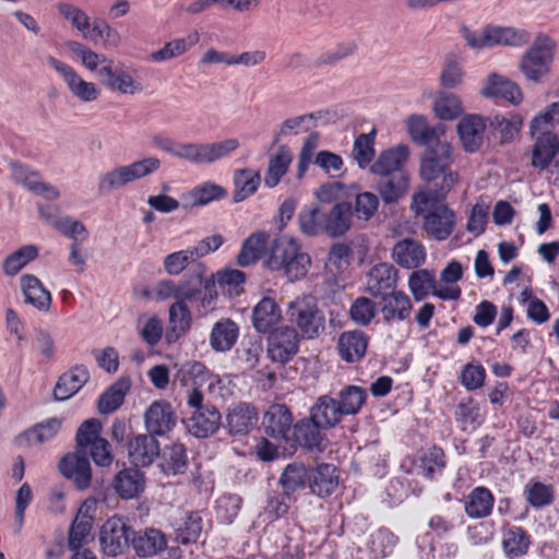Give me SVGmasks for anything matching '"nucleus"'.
Instances as JSON below:
<instances>
[{
    "label": "nucleus",
    "mask_w": 559,
    "mask_h": 559,
    "mask_svg": "<svg viewBox=\"0 0 559 559\" xmlns=\"http://www.w3.org/2000/svg\"><path fill=\"white\" fill-rule=\"evenodd\" d=\"M61 474L72 480L80 490L86 489L91 485L92 469L85 454L76 452L69 453L59 463Z\"/></svg>",
    "instance_id": "nucleus-18"
},
{
    "label": "nucleus",
    "mask_w": 559,
    "mask_h": 559,
    "mask_svg": "<svg viewBox=\"0 0 559 559\" xmlns=\"http://www.w3.org/2000/svg\"><path fill=\"white\" fill-rule=\"evenodd\" d=\"M453 154L448 142L437 141L428 146L420 159V178L432 185L427 188L431 194L448 197V194L460 183V175L452 169Z\"/></svg>",
    "instance_id": "nucleus-2"
},
{
    "label": "nucleus",
    "mask_w": 559,
    "mask_h": 559,
    "mask_svg": "<svg viewBox=\"0 0 559 559\" xmlns=\"http://www.w3.org/2000/svg\"><path fill=\"white\" fill-rule=\"evenodd\" d=\"M495 498L491 491L483 486L474 488L466 497L464 509L472 519H483L491 513Z\"/></svg>",
    "instance_id": "nucleus-42"
},
{
    "label": "nucleus",
    "mask_w": 559,
    "mask_h": 559,
    "mask_svg": "<svg viewBox=\"0 0 559 559\" xmlns=\"http://www.w3.org/2000/svg\"><path fill=\"white\" fill-rule=\"evenodd\" d=\"M217 283L229 296H239L242 293V286L246 282V274L236 269H225L211 274Z\"/></svg>",
    "instance_id": "nucleus-58"
},
{
    "label": "nucleus",
    "mask_w": 559,
    "mask_h": 559,
    "mask_svg": "<svg viewBox=\"0 0 559 559\" xmlns=\"http://www.w3.org/2000/svg\"><path fill=\"white\" fill-rule=\"evenodd\" d=\"M531 135L534 140L531 165L545 170L559 154V138L555 132H539Z\"/></svg>",
    "instance_id": "nucleus-20"
},
{
    "label": "nucleus",
    "mask_w": 559,
    "mask_h": 559,
    "mask_svg": "<svg viewBox=\"0 0 559 559\" xmlns=\"http://www.w3.org/2000/svg\"><path fill=\"white\" fill-rule=\"evenodd\" d=\"M376 131L359 134L353 145L352 157L361 169L370 168L376 155L374 151Z\"/></svg>",
    "instance_id": "nucleus-53"
},
{
    "label": "nucleus",
    "mask_w": 559,
    "mask_h": 559,
    "mask_svg": "<svg viewBox=\"0 0 559 559\" xmlns=\"http://www.w3.org/2000/svg\"><path fill=\"white\" fill-rule=\"evenodd\" d=\"M131 545L139 557H152L166 548L167 540L159 530L145 528L132 532Z\"/></svg>",
    "instance_id": "nucleus-32"
},
{
    "label": "nucleus",
    "mask_w": 559,
    "mask_h": 559,
    "mask_svg": "<svg viewBox=\"0 0 559 559\" xmlns=\"http://www.w3.org/2000/svg\"><path fill=\"white\" fill-rule=\"evenodd\" d=\"M62 421L59 418H49L21 433L16 441L20 445L36 447L53 439L61 429Z\"/></svg>",
    "instance_id": "nucleus-35"
},
{
    "label": "nucleus",
    "mask_w": 559,
    "mask_h": 559,
    "mask_svg": "<svg viewBox=\"0 0 559 559\" xmlns=\"http://www.w3.org/2000/svg\"><path fill=\"white\" fill-rule=\"evenodd\" d=\"M203 530L202 516L198 512H190L176 528V540L181 545L198 542Z\"/></svg>",
    "instance_id": "nucleus-56"
},
{
    "label": "nucleus",
    "mask_w": 559,
    "mask_h": 559,
    "mask_svg": "<svg viewBox=\"0 0 559 559\" xmlns=\"http://www.w3.org/2000/svg\"><path fill=\"white\" fill-rule=\"evenodd\" d=\"M266 266L271 271L282 272L289 282H296L306 277L311 258L301 250L297 240L283 237L274 241Z\"/></svg>",
    "instance_id": "nucleus-3"
},
{
    "label": "nucleus",
    "mask_w": 559,
    "mask_h": 559,
    "mask_svg": "<svg viewBox=\"0 0 559 559\" xmlns=\"http://www.w3.org/2000/svg\"><path fill=\"white\" fill-rule=\"evenodd\" d=\"M226 194V190L214 182H204L190 191L193 206L206 205L212 201L223 199Z\"/></svg>",
    "instance_id": "nucleus-63"
},
{
    "label": "nucleus",
    "mask_w": 559,
    "mask_h": 559,
    "mask_svg": "<svg viewBox=\"0 0 559 559\" xmlns=\"http://www.w3.org/2000/svg\"><path fill=\"white\" fill-rule=\"evenodd\" d=\"M399 281V272L390 263L373 265L366 276V289L373 297H382L395 290Z\"/></svg>",
    "instance_id": "nucleus-15"
},
{
    "label": "nucleus",
    "mask_w": 559,
    "mask_h": 559,
    "mask_svg": "<svg viewBox=\"0 0 559 559\" xmlns=\"http://www.w3.org/2000/svg\"><path fill=\"white\" fill-rule=\"evenodd\" d=\"M377 314V304L368 297L356 298L350 308V319L360 326H367L371 323Z\"/></svg>",
    "instance_id": "nucleus-59"
},
{
    "label": "nucleus",
    "mask_w": 559,
    "mask_h": 559,
    "mask_svg": "<svg viewBox=\"0 0 559 559\" xmlns=\"http://www.w3.org/2000/svg\"><path fill=\"white\" fill-rule=\"evenodd\" d=\"M238 337V324L229 318H223L212 326L209 342L214 352L226 353L236 345Z\"/></svg>",
    "instance_id": "nucleus-28"
},
{
    "label": "nucleus",
    "mask_w": 559,
    "mask_h": 559,
    "mask_svg": "<svg viewBox=\"0 0 559 559\" xmlns=\"http://www.w3.org/2000/svg\"><path fill=\"white\" fill-rule=\"evenodd\" d=\"M20 287L24 301L41 312L49 311L52 302L51 294L40 280L33 274H24L20 277Z\"/></svg>",
    "instance_id": "nucleus-23"
},
{
    "label": "nucleus",
    "mask_w": 559,
    "mask_h": 559,
    "mask_svg": "<svg viewBox=\"0 0 559 559\" xmlns=\"http://www.w3.org/2000/svg\"><path fill=\"white\" fill-rule=\"evenodd\" d=\"M556 123H559V102L548 105L544 111L535 116L531 123V134L554 132L551 129Z\"/></svg>",
    "instance_id": "nucleus-64"
},
{
    "label": "nucleus",
    "mask_w": 559,
    "mask_h": 559,
    "mask_svg": "<svg viewBox=\"0 0 559 559\" xmlns=\"http://www.w3.org/2000/svg\"><path fill=\"white\" fill-rule=\"evenodd\" d=\"M160 167L162 160L156 156H145L130 164L116 166L99 176L98 192L109 193L122 189L134 181L155 174Z\"/></svg>",
    "instance_id": "nucleus-4"
},
{
    "label": "nucleus",
    "mask_w": 559,
    "mask_h": 559,
    "mask_svg": "<svg viewBox=\"0 0 559 559\" xmlns=\"http://www.w3.org/2000/svg\"><path fill=\"white\" fill-rule=\"evenodd\" d=\"M489 124L499 131L502 142H510L519 133L523 119L519 115H511L510 117L495 115L489 119Z\"/></svg>",
    "instance_id": "nucleus-61"
},
{
    "label": "nucleus",
    "mask_w": 559,
    "mask_h": 559,
    "mask_svg": "<svg viewBox=\"0 0 559 559\" xmlns=\"http://www.w3.org/2000/svg\"><path fill=\"white\" fill-rule=\"evenodd\" d=\"M132 530L122 518L111 516L102 526L99 542L103 552L117 557L131 543Z\"/></svg>",
    "instance_id": "nucleus-11"
},
{
    "label": "nucleus",
    "mask_w": 559,
    "mask_h": 559,
    "mask_svg": "<svg viewBox=\"0 0 559 559\" xmlns=\"http://www.w3.org/2000/svg\"><path fill=\"white\" fill-rule=\"evenodd\" d=\"M307 480H309V475L305 466L299 464H289L284 469L280 481L285 495H289L304 488Z\"/></svg>",
    "instance_id": "nucleus-60"
},
{
    "label": "nucleus",
    "mask_w": 559,
    "mask_h": 559,
    "mask_svg": "<svg viewBox=\"0 0 559 559\" xmlns=\"http://www.w3.org/2000/svg\"><path fill=\"white\" fill-rule=\"evenodd\" d=\"M354 43L338 44L334 48L321 52L312 62V67L320 69L323 67L334 66L341 60L352 56L356 51Z\"/></svg>",
    "instance_id": "nucleus-62"
},
{
    "label": "nucleus",
    "mask_w": 559,
    "mask_h": 559,
    "mask_svg": "<svg viewBox=\"0 0 559 559\" xmlns=\"http://www.w3.org/2000/svg\"><path fill=\"white\" fill-rule=\"evenodd\" d=\"M136 74V69L115 60L98 70L102 84L111 93L119 95H135L143 92V84Z\"/></svg>",
    "instance_id": "nucleus-8"
},
{
    "label": "nucleus",
    "mask_w": 559,
    "mask_h": 559,
    "mask_svg": "<svg viewBox=\"0 0 559 559\" xmlns=\"http://www.w3.org/2000/svg\"><path fill=\"white\" fill-rule=\"evenodd\" d=\"M39 255V249L35 245H25L7 255L2 262V271L9 276L17 275L27 264Z\"/></svg>",
    "instance_id": "nucleus-46"
},
{
    "label": "nucleus",
    "mask_w": 559,
    "mask_h": 559,
    "mask_svg": "<svg viewBox=\"0 0 559 559\" xmlns=\"http://www.w3.org/2000/svg\"><path fill=\"white\" fill-rule=\"evenodd\" d=\"M93 526V515L86 504L81 506L69 530L68 546L78 550L87 542Z\"/></svg>",
    "instance_id": "nucleus-38"
},
{
    "label": "nucleus",
    "mask_w": 559,
    "mask_h": 559,
    "mask_svg": "<svg viewBox=\"0 0 559 559\" xmlns=\"http://www.w3.org/2000/svg\"><path fill=\"white\" fill-rule=\"evenodd\" d=\"M145 487L144 474L136 468L120 471L114 480V488L122 499L138 497Z\"/></svg>",
    "instance_id": "nucleus-39"
},
{
    "label": "nucleus",
    "mask_w": 559,
    "mask_h": 559,
    "mask_svg": "<svg viewBox=\"0 0 559 559\" xmlns=\"http://www.w3.org/2000/svg\"><path fill=\"white\" fill-rule=\"evenodd\" d=\"M45 60L62 78L74 98L85 104L94 103L99 98L100 88L96 83L84 80L75 69L53 56H47Z\"/></svg>",
    "instance_id": "nucleus-9"
},
{
    "label": "nucleus",
    "mask_w": 559,
    "mask_h": 559,
    "mask_svg": "<svg viewBox=\"0 0 559 559\" xmlns=\"http://www.w3.org/2000/svg\"><path fill=\"white\" fill-rule=\"evenodd\" d=\"M90 373L85 366L76 365L61 374L55 385L53 396L57 401H66L73 396L88 381Z\"/></svg>",
    "instance_id": "nucleus-29"
},
{
    "label": "nucleus",
    "mask_w": 559,
    "mask_h": 559,
    "mask_svg": "<svg viewBox=\"0 0 559 559\" xmlns=\"http://www.w3.org/2000/svg\"><path fill=\"white\" fill-rule=\"evenodd\" d=\"M257 424L258 412L255 407L248 403H238L228 408L223 426L230 436H246Z\"/></svg>",
    "instance_id": "nucleus-16"
},
{
    "label": "nucleus",
    "mask_w": 559,
    "mask_h": 559,
    "mask_svg": "<svg viewBox=\"0 0 559 559\" xmlns=\"http://www.w3.org/2000/svg\"><path fill=\"white\" fill-rule=\"evenodd\" d=\"M531 545L527 533L522 527H511L503 534L502 546L506 556L509 559H515L524 556Z\"/></svg>",
    "instance_id": "nucleus-52"
},
{
    "label": "nucleus",
    "mask_w": 559,
    "mask_h": 559,
    "mask_svg": "<svg viewBox=\"0 0 559 559\" xmlns=\"http://www.w3.org/2000/svg\"><path fill=\"white\" fill-rule=\"evenodd\" d=\"M221 419V414L214 406L205 405L204 409L194 411L187 419V429L197 438H206L218 430Z\"/></svg>",
    "instance_id": "nucleus-25"
},
{
    "label": "nucleus",
    "mask_w": 559,
    "mask_h": 559,
    "mask_svg": "<svg viewBox=\"0 0 559 559\" xmlns=\"http://www.w3.org/2000/svg\"><path fill=\"white\" fill-rule=\"evenodd\" d=\"M486 38L489 40V47L497 45L521 47L530 41V33L522 28L488 26L486 27Z\"/></svg>",
    "instance_id": "nucleus-40"
},
{
    "label": "nucleus",
    "mask_w": 559,
    "mask_h": 559,
    "mask_svg": "<svg viewBox=\"0 0 559 559\" xmlns=\"http://www.w3.org/2000/svg\"><path fill=\"white\" fill-rule=\"evenodd\" d=\"M368 341V336L364 331L343 332L338 336L337 342L338 355L346 362L359 361L366 355Z\"/></svg>",
    "instance_id": "nucleus-27"
},
{
    "label": "nucleus",
    "mask_w": 559,
    "mask_h": 559,
    "mask_svg": "<svg viewBox=\"0 0 559 559\" xmlns=\"http://www.w3.org/2000/svg\"><path fill=\"white\" fill-rule=\"evenodd\" d=\"M293 162V154L287 146H280L277 152L270 156L264 183L269 188L276 187L287 173Z\"/></svg>",
    "instance_id": "nucleus-47"
},
{
    "label": "nucleus",
    "mask_w": 559,
    "mask_h": 559,
    "mask_svg": "<svg viewBox=\"0 0 559 559\" xmlns=\"http://www.w3.org/2000/svg\"><path fill=\"white\" fill-rule=\"evenodd\" d=\"M407 131L412 140L419 144H428L438 140L444 132L442 126L430 127L423 115H412L406 121Z\"/></svg>",
    "instance_id": "nucleus-45"
},
{
    "label": "nucleus",
    "mask_w": 559,
    "mask_h": 559,
    "mask_svg": "<svg viewBox=\"0 0 559 559\" xmlns=\"http://www.w3.org/2000/svg\"><path fill=\"white\" fill-rule=\"evenodd\" d=\"M310 415L323 429L335 427L344 416L337 401L328 394L317 399L310 408Z\"/></svg>",
    "instance_id": "nucleus-33"
},
{
    "label": "nucleus",
    "mask_w": 559,
    "mask_h": 559,
    "mask_svg": "<svg viewBox=\"0 0 559 559\" xmlns=\"http://www.w3.org/2000/svg\"><path fill=\"white\" fill-rule=\"evenodd\" d=\"M131 386L128 377H121L114 382L98 399L97 408L103 415L110 414L121 406Z\"/></svg>",
    "instance_id": "nucleus-41"
},
{
    "label": "nucleus",
    "mask_w": 559,
    "mask_h": 559,
    "mask_svg": "<svg viewBox=\"0 0 559 559\" xmlns=\"http://www.w3.org/2000/svg\"><path fill=\"white\" fill-rule=\"evenodd\" d=\"M269 234L265 231H255L251 234L242 243L240 252L237 255V264L246 267L258 262L266 248Z\"/></svg>",
    "instance_id": "nucleus-44"
},
{
    "label": "nucleus",
    "mask_w": 559,
    "mask_h": 559,
    "mask_svg": "<svg viewBox=\"0 0 559 559\" xmlns=\"http://www.w3.org/2000/svg\"><path fill=\"white\" fill-rule=\"evenodd\" d=\"M456 129L462 146L466 152L475 153L481 147L486 131V122L481 116H464L460 119Z\"/></svg>",
    "instance_id": "nucleus-21"
},
{
    "label": "nucleus",
    "mask_w": 559,
    "mask_h": 559,
    "mask_svg": "<svg viewBox=\"0 0 559 559\" xmlns=\"http://www.w3.org/2000/svg\"><path fill=\"white\" fill-rule=\"evenodd\" d=\"M412 309L411 298L402 290H393L381 297L379 310L386 324L407 320Z\"/></svg>",
    "instance_id": "nucleus-19"
},
{
    "label": "nucleus",
    "mask_w": 559,
    "mask_h": 559,
    "mask_svg": "<svg viewBox=\"0 0 559 559\" xmlns=\"http://www.w3.org/2000/svg\"><path fill=\"white\" fill-rule=\"evenodd\" d=\"M555 43L545 34H538L523 55L520 62V69L524 76L533 82H538L549 71L552 62Z\"/></svg>",
    "instance_id": "nucleus-7"
},
{
    "label": "nucleus",
    "mask_w": 559,
    "mask_h": 559,
    "mask_svg": "<svg viewBox=\"0 0 559 559\" xmlns=\"http://www.w3.org/2000/svg\"><path fill=\"white\" fill-rule=\"evenodd\" d=\"M282 320V311L274 298L263 297L252 310V325L259 333H269Z\"/></svg>",
    "instance_id": "nucleus-30"
},
{
    "label": "nucleus",
    "mask_w": 559,
    "mask_h": 559,
    "mask_svg": "<svg viewBox=\"0 0 559 559\" xmlns=\"http://www.w3.org/2000/svg\"><path fill=\"white\" fill-rule=\"evenodd\" d=\"M309 485L312 493L319 497L332 495L338 486L336 467L332 464H320L309 475Z\"/></svg>",
    "instance_id": "nucleus-37"
},
{
    "label": "nucleus",
    "mask_w": 559,
    "mask_h": 559,
    "mask_svg": "<svg viewBox=\"0 0 559 559\" xmlns=\"http://www.w3.org/2000/svg\"><path fill=\"white\" fill-rule=\"evenodd\" d=\"M298 225L306 236L325 235V212L319 206H305L298 213Z\"/></svg>",
    "instance_id": "nucleus-49"
},
{
    "label": "nucleus",
    "mask_w": 559,
    "mask_h": 559,
    "mask_svg": "<svg viewBox=\"0 0 559 559\" xmlns=\"http://www.w3.org/2000/svg\"><path fill=\"white\" fill-rule=\"evenodd\" d=\"M199 40V33L195 31L191 32L186 37L174 39L165 44L159 50L152 52L151 59L156 62H162L179 57L197 45Z\"/></svg>",
    "instance_id": "nucleus-50"
},
{
    "label": "nucleus",
    "mask_w": 559,
    "mask_h": 559,
    "mask_svg": "<svg viewBox=\"0 0 559 559\" xmlns=\"http://www.w3.org/2000/svg\"><path fill=\"white\" fill-rule=\"evenodd\" d=\"M433 110L439 119L452 120L462 114L463 106L457 95L442 92L435 99Z\"/></svg>",
    "instance_id": "nucleus-57"
},
{
    "label": "nucleus",
    "mask_w": 559,
    "mask_h": 559,
    "mask_svg": "<svg viewBox=\"0 0 559 559\" xmlns=\"http://www.w3.org/2000/svg\"><path fill=\"white\" fill-rule=\"evenodd\" d=\"M265 433L276 440H288L293 427V415L285 404H273L263 416Z\"/></svg>",
    "instance_id": "nucleus-17"
},
{
    "label": "nucleus",
    "mask_w": 559,
    "mask_h": 559,
    "mask_svg": "<svg viewBox=\"0 0 559 559\" xmlns=\"http://www.w3.org/2000/svg\"><path fill=\"white\" fill-rule=\"evenodd\" d=\"M367 392L358 385H346L338 393L337 403L344 416L356 415L366 403Z\"/></svg>",
    "instance_id": "nucleus-55"
},
{
    "label": "nucleus",
    "mask_w": 559,
    "mask_h": 559,
    "mask_svg": "<svg viewBox=\"0 0 559 559\" xmlns=\"http://www.w3.org/2000/svg\"><path fill=\"white\" fill-rule=\"evenodd\" d=\"M481 95L485 97L501 98L513 105L520 104L523 99L519 86L506 76L497 73L488 75L486 85L481 90Z\"/></svg>",
    "instance_id": "nucleus-31"
},
{
    "label": "nucleus",
    "mask_w": 559,
    "mask_h": 559,
    "mask_svg": "<svg viewBox=\"0 0 559 559\" xmlns=\"http://www.w3.org/2000/svg\"><path fill=\"white\" fill-rule=\"evenodd\" d=\"M320 429H323L322 426L314 423L312 416L309 415L308 418L300 419L294 425V438L304 448L321 449L323 435Z\"/></svg>",
    "instance_id": "nucleus-48"
},
{
    "label": "nucleus",
    "mask_w": 559,
    "mask_h": 559,
    "mask_svg": "<svg viewBox=\"0 0 559 559\" xmlns=\"http://www.w3.org/2000/svg\"><path fill=\"white\" fill-rule=\"evenodd\" d=\"M127 450L131 464L141 467L151 465L160 453L159 442L150 432L129 439Z\"/></svg>",
    "instance_id": "nucleus-14"
},
{
    "label": "nucleus",
    "mask_w": 559,
    "mask_h": 559,
    "mask_svg": "<svg viewBox=\"0 0 559 559\" xmlns=\"http://www.w3.org/2000/svg\"><path fill=\"white\" fill-rule=\"evenodd\" d=\"M233 200L238 203L254 194L261 183L258 170L251 168L236 169L234 171Z\"/></svg>",
    "instance_id": "nucleus-43"
},
{
    "label": "nucleus",
    "mask_w": 559,
    "mask_h": 559,
    "mask_svg": "<svg viewBox=\"0 0 559 559\" xmlns=\"http://www.w3.org/2000/svg\"><path fill=\"white\" fill-rule=\"evenodd\" d=\"M352 248L343 242L333 243L325 262V277L331 284L338 285L342 274L349 266Z\"/></svg>",
    "instance_id": "nucleus-34"
},
{
    "label": "nucleus",
    "mask_w": 559,
    "mask_h": 559,
    "mask_svg": "<svg viewBox=\"0 0 559 559\" xmlns=\"http://www.w3.org/2000/svg\"><path fill=\"white\" fill-rule=\"evenodd\" d=\"M288 321L294 324L304 337H318L325 329L324 317L319 310L317 300L311 295L295 298L287 307Z\"/></svg>",
    "instance_id": "nucleus-5"
},
{
    "label": "nucleus",
    "mask_w": 559,
    "mask_h": 559,
    "mask_svg": "<svg viewBox=\"0 0 559 559\" xmlns=\"http://www.w3.org/2000/svg\"><path fill=\"white\" fill-rule=\"evenodd\" d=\"M10 167L12 179L16 183L24 186L29 192L40 195L48 201H56L60 198L58 188L49 182L43 181L37 170L17 162H12Z\"/></svg>",
    "instance_id": "nucleus-12"
},
{
    "label": "nucleus",
    "mask_w": 559,
    "mask_h": 559,
    "mask_svg": "<svg viewBox=\"0 0 559 559\" xmlns=\"http://www.w3.org/2000/svg\"><path fill=\"white\" fill-rule=\"evenodd\" d=\"M188 467V456L183 444L173 443L164 450L160 468L166 475L183 474Z\"/></svg>",
    "instance_id": "nucleus-51"
},
{
    "label": "nucleus",
    "mask_w": 559,
    "mask_h": 559,
    "mask_svg": "<svg viewBox=\"0 0 559 559\" xmlns=\"http://www.w3.org/2000/svg\"><path fill=\"white\" fill-rule=\"evenodd\" d=\"M102 425L96 418L84 420L75 436L76 450L80 453H90L98 466H109L114 460L109 442L100 437Z\"/></svg>",
    "instance_id": "nucleus-6"
},
{
    "label": "nucleus",
    "mask_w": 559,
    "mask_h": 559,
    "mask_svg": "<svg viewBox=\"0 0 559 559\" xmlns=\"http://www.w3.org/2000/svg\"><path fill=\"white\" fill-rule=\"evenodd\" d=\"M435 284V272L427 269L414 271L408 277V287L416 301H421L432 294Z\"/></svg>",
    "instance_id": "nucleus-54"
},
{
    "label": "nucleus",
    "mask_w": 559,
    "mask_h": 559,
    "mask_svg": "<svg viewBox=\"0 0 559 559\" xmlns=\"http://www.w3.org/2000/svg\"><path fill=\"white\" fill-rule=\"evenodd\" d=\"M176 413L171 404L165 400L153 402L144 414L145 428L154 436H164L176 426Z\"/></svg>",
    "instance_id": "nucleus-13"
},
{
    "label": "nucleus",
    "mask_w": 559,
    "mask_h": 559,
    "mask_svg": "<svg viewBox=\"0 0 559 559\" xmlns=\"http://www.w3.org/2000/svg\"><path fill=\"white\" fill-rule=\"evenodd\" d=\"M393 261L404 269H416L426 260L425 247L413 238L397 241L392 249Z\"/></svg>",
    "instance_id": "nucleus-26"
},
{
    "label": "nucleus",
    "mask_w": 559,
    "mask_h": 559,
    "mask_svg": "<svg viewBox=\"0 0 559 559\" xmlns=\"http://www.w3.org/2000/svg\"><path fill=\"white\" fill-rule=\"evenodd\" d=\"M353 225V206L349 202L335 203L329 212H325V235L331 238H340L347 234Z\"/></svg>",
    "instance_id": "nucleus-24"
},
{
    "label": "nucleus",
    "mask_w": 559,
    "mask_h": 559,
    "mask_svg": "<svg viewBox=\"0 0 559 559\" xmlns=\"http://www.w3.org/2000/svg\"><path fill=\"white\" fill-rule=\"evenodd\" d=\"M379 177L380 181L377 185V191L385 204L397 202L406 193L409 186V175L407 171Z\"/></svg>",
    "instance_id": "nucleus-36"
},
{
    "label": "nucleus",
    "mask_w": 559,
    "mask_h": 559,
    "mask_svg": "<svg viewBox=\"0 0 559 559\" xmlns=\"http://www.w3.org/2000/svg\"><path fill=\"white\" fill-rule=\"evenodd\" d=\"M299 335L293 326H280L270 332L267 356L274 362L285 364L298 352Z\"/></svg>",
    "instance_id": "nucleus-10"
},
{
    "label": "nucleus",
    "mask_w": 559,
    "mask_h": 559,
    "mask_svg": "<svg viewBox=\"0 0 559 559\" xmlns=\"http://www.w3.org/2000/svg\"><path fill=\"white\" fill-rule=\"evenodd\" d=\"M445 199L423 188L413 194L411 201L412 212L421 217L423 230L438 241L448 239L456 226V214L444 202Z\"/></svg>",
    "instance_id": "nucleus-1"
},
{
    "label": "nucleus",
    "mask_w": 559,
    "mask_h": 559,
    "mask_svg": "<svg viewBox=\"0 0 559 559\" xmlns=\"http://www.w3.org/2000/svg\"><path fill=\"white\" fill-rule=\"evenodd\" d=\"M409 157L407 145L400 144L395 147L382 151L376 160L370 165V173L376 176L404 173V165Z\"/></svg>",
    "instance_id": "nucleus-22"
}]
</instances>
